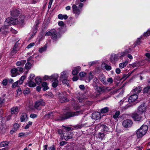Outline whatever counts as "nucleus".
I'll list each match as a JSON object with an SVG mask.
<instances>
[{"mask_svg":"<svg viewBox=\"0 0 150 150\" xmlns=\"http://www.w3.org/2000/svg\"><path fill=\"white\" fill-rule=\"evenodd\" d=\"M63 83L67 85V86H70V81L67 80L66 79H64L62 81Z\"/></svg>","mask_w":150,"mask_h":150,"instance_id":"36","label":"nucleus"},{"mask_svg":"<svg viewBox=\"0 0 150 150\" xmlns=\"http://www.w3.org/2000/svg\"><path fill=\"white\" fill-rule=\"evenodd\" d=\"M131 51V50H126L125 52H123L117 54H112L110 56V62L113 64H115L116 61H117L120 59H121L123 57L125 56L127 53L130 52Z\"/></svg>","mask_w":150,"mask_h":150,"instance_id":"2","label":"nucleus"},{"mask_svg":"<svg viewBox=\"0 0 150 150\" xmlns=\"http://www.w3.org/2000/svg\"><path fill=\"white\" fill-rule=\"evenodd\" d=\"M130 75V74H124L123 75L122 79L125 80Z\"/></svg>","mask_w":150,"mask_h":150,"instance_id":"60","label":"nucleus"},{"mask_svg":"<svg viewBox=\"0 0 150 150\" xmlns=\"http://www.w3.org/2000/svg\"><path fill=\"white\" fill-rule=\"evenodd\" d=\"M120 112L119 111H117L115 113V115H114L113 116V118L115 119L117 118L118 117V116L120 115Z\"/></svg>","mask_w":150,"mask_h":150,"instance_id":"45","label":"nucleus"},{"mask_svg":"<svg viewBox=\"0 0 150 150\" xmlns=\"http://www.w3.org/2000/svg\"><path fill=\"white\" fill-rule=\"evenodd\" d=\"M25 16L24 15L21 16L18 19H14L12 17L7 18L5 22V26L11 25H15L18 23L22 24L24 21Z\"/></svg>","mask_w":150,"mask_h":150,"instance_id":"1","label":"nucleus"},{"mask_svg":"<svg viewBox=\"0 0 150 150\" xmlns=\"http://www.w3.org/2000/svg\"><path fill=\"white\" fill-rule=\"evenodd\" d=\"M8 83V80L6 79H4L2 81V84L4 86H6Z\"/></svg>","mask_w":150,"mask_h":150,"instance_id":"57","label":"nucleus"},{"mask_svg":"<svg viewBox=\"0 0 150 150\" xmlns=\"http://www.w3.org/2000/svg\"><path fill=\"white\" fill-rule=\"evenodd\" d=\"M63 136L64 139L66 140H67L72 137L73 134L72 133L67 132L63 134Z\"/></svg>","mask_w":150,"mask_h":150,"instance_id":"11","label":"nucleus"},{"mask_svg":"<svg viewBox=\"0 0 150 150\" xmlns=\"http://www.w3.org/2000/svg\"><path fill=\"white\" fill-rule=\"evenodd\" d=\"M92 118L95 120H97L101 118V114L99 112H96L92 114Z\"/></svg>","mask_w":150,"mask_h":150,"instance_id":"14","label":"nucleus"},{"mask_svg":"<svg viewBox=\"0 0 150 150\" xmlns=\"http://www.w3.org/2000/svg\"><path fill=\"white\" fill-rule=\"evenodd\" d=\"M67 77V72L63 71L61 74L60 78L61 79H66Z\"/></svg>","mask_w":150,"mask_h":150,"instance_id":"32","label":"nucleus"},{"mask_svg":"<svg viewBox=\"0 0 150 150\" xmlns=\"http://www.w3.org/2000/svg\"><path fill=\"white\" fill-rule=\"evenodd\" d=\"M109 111V108L107 107H105L102 109L100 110V112L101 113H105Z\"/></svg>","mask_w":150,"mask_h":150,"instance_id":"35","label":"nucleus"},{"mask_svg":"<svg viewBox=\"0 0 150 150\" xmlns=\"http://www.w3.org/2000/svg\"><path fill=\"white\" fill-rule=\"evenodd\" d=\"M8 143L7 142L4 141L1 142L0 144V146L1 147H6L8 146Z\"/></svg>","mask_w":150,"mask_h":150,"instance_id":"39","label":"nucleus"},{"mask_svg":"<svg viewBox=\"0 0 150 150\" xmlns=\"http://www.w3.org/2000/svg\"><path fill=\"white\" fill-rule=\"evenodd\" d=\"M52 79V76H45L43 77V80L45 81L48 80L49 79L51 80Z\"/></svg>","mask_w":150,"mask_h":150,"instance_id":"52","label":"nucleus"},{"mask_svg":"<svg viewBox=\"0 0 150 150\" xmlns=\"http://www.w3.org/2000/svg\"><path fill=\"white\" fill-rule=\"evenodd\" d=\"M53 116V112H49L47 114H45V117L47 119H52V118Z\"/></svg>","mask_w":150,"mask_h":150,"instance_id":"24","label":"nucleus"},{"mask_svg":"<svg viewBox=\"0 0 150 150\" xmlns=\"http://www.w3.org/2000/svg\"><path fill=\"white\" fill-rule=\"evenodd\" d=\"M26 62V60H25L19 61L16 62V65L18 66H23Z\"/></svg>","mask_w":150,"mask_h":150,"instance_id":"26","label":"nucleus"},{"mask_svg":"<svg viewBox=\"0 0 150 150\" xmlns=\"http://www.w3.org/2000/svg\"><path fill=\"white\" fill-rule=\"evenodd\" d=\"M48 84L47 82H44L42 83V86L43 87V90L44 91H46L48 88L47 86Z\"/></svg>","mask_w":150,"mask_h":150,"instance_id":"33","label":"nucleus"},{"mask_svg":"<svg viewBox=\"0 0 150 150\" xmlns=\"http://www.w3.org/2000/svg\"><path fill=\"white\" fill-rule=\"evenodd\" d=\"M93 84H94L96 85L97 83H98L99 82L98 80V79L96 77H93Z\"/></svg>","mask_w":150,"mask_h":150,"instance_id":"49","label":"nucleus"},{"mask_svg":"<svg viewBox=\"0 0 150 150\" xmlns=\"http://www.w3.org/2000/svg\"><path fill=\"white\" fill-rule=\"evenodd\" d=\"M71 8L73 12L75 14L76 16H78L81 11V8H79L75 4L73 5Z\"/></svg>","mask_w":150,"mask_h":150,"instance_id":"8","label":"nucleus"},{"mask_svg":"<svg viewBox=\"0 0 150 150\" xmlns=\"http://www.w3.org/2000/svg\"><path fill=\"white\" fill-rule=\"evenodd\" d=\"M105 135V134L104 133L100 132L98 133V137L101 139H103L104 138Z\"/></svg>","mask_w":150,"mask_h":150,"instance_id":"42","label":"nucleus"},{"mask_svg":"<svg viewBox=\"0 0 150 150\" xmlns=\"http://www.w3.org/2000/svg\"><path fill=\"white\" fill-rule=\"evenodd\" d=\"M126 103V101H124V100H121L119 102V104L120 105H121L122 104H123V103L125 105V108L126 109L128 107H130V105H127Z\"/></svg>","mask_w":150,"mask_h":150,"instance_id":"38","label":"nucleus"},{"mask_svg":"<svg viewBox=\"0 0 150 150\" xmlns=\"http://www.w3.org/2000/svg\"><path fill=\"white\" fill-rule=\"evenodd\" d=\"M142 91V88L141 87L138 86L134 89L132 92H134L136 93H139Z\"/></svg>","mask_w":150,"mask_h":150,"instance_id":"30","label":"nucleus"},{"mask_svg":"<svg viewBox=\"0 0 150 150\" xmlns=\"http://www.w3.org/2000/svg\"><path fill=\"white\" fill-rule=\"evenodd\" d=\"M132 124V122L131 120L127 119L124 120L122 122V125L125 128L131 127Z\"/></svg>","mask_w":150,"mask_h":150,"instance_id":"9","label":"nucleus"},{"mask_svg":"<svg viewBox=\"0 0 150 150\" xmlns=\"http://www.w3.org/2000/svg\"><path fill=\"white\" fill-rule=\"evenodd\" d=\"M58 24L60 26L63 27L64 25V23L62 21H60L58 22Z\"/></svg>","mask_w":150,"mask_h":150,"instance_id":"61","label":"nucleus"},{"mask_svg":"<svg viewBox=\"0 0 150 150\" xmlns=\"http://www.w3.org/2000/svg\"><path fill=\"white\" fill-rule=\"evenodd\" d=\"M19 112V109L17 107H14L11 109V112L12 114H16Z\"/></svg>","mask_w":150,"mask_h":150,"instance_id":"21","label":"nucleus"},{"mask_svg":"<svg viewBox=\"0 0 150 150\" xmlns=\"http://www.w3.org/2000/svg\"><path fill=\"white\" fill-rule=\"evenodd\" d=\"M58 76L57 74H54L52 75V86L54 88L56 87L58 85Z\"/></svg>","mask_w":150,"mask_h":150,"instance_id":"7","label":"nucleus"},{"mask_svg":"<svg viewBox=\"0 0 150 150\" xmlns=\"http://www.w3.org/2000/svg\"><path fill=\"white\" fill-rule=\"evenodd\" d=\"M19 127V125L18 123H15L14 125V130L16 131Z\"/></svg>","mask_w":150,"mask_h":150,"instance_id":"55","label":"nucleus"},{"mask_svg":"<svg viewBox=\"0 0 150 150\" xmlns=\"http://www.w3.org/2000/svg\"><path fill=\"white\" fill-rule=\"evenodd\" d=\"M32 124V122L29 121L28 124H27L24 127L25 129H27L30 127V126Z\"/></svg>","mask_w":150,"mask_h":150,"instance_id":"50","label":"nucleus"},{"mask_svg":"<svg viewBox=\"0 0 150 150\" xmlns=\"http://www.w3.org/2000/svg\"><path fill=\"white\" fill-rule=\"evenodd\" d=\"M20 13L18 9H14L11 12V15L13 17H16Z\"/></svg>","mask_w":150,"mask_h":150,"instance_id":"17","label":"nucleus"},{"mask_svg":"<svg viewBox=\"0 0 150 150\" xmlns=\"http://www.w3.org/2000/svg\"><path fill=\"white\" fill-rule=\"evenodd\" d=\"M112 89L111 88L107 87L103 88V90H104V92L106 91H109Z\"/></svg>","mask_w":150,"mask_h":150,"instance_id":"56","label":"nucleus"},{"mask_svg":"<svg viewBox=\"0 0 150 150\" xmlns=\"http://www.w3.org/2000/svg\"><path fill=\"white\" fill-rule=\"evenodd\" d=\"M47 48V46L45 45L43 47H42L39 49V51L40 53H42L43 52L45 51Z\"/></svg>","mask_w":150,"mask_h":150,"instance_id":"40","label":"nucleus"},{"mask_svg":"<svg viewBox=\"0 0 150 150\" xmlns=\"http://www.w3.org/2000/svg\"><path fill=\"white\" fill-rule=\"evenodd\" d=\"M128 63L127 61H125L124 62L120 63L119 65V67L120 68L122 69L127 65Z\"/></svg>","mask_w":150,"mask_h":150,"instance_id":"31","label":"nucleus"},{"mask_svg":"<svg viewBox=\"0 0 150 150\" xmlns=\"http://www.w3.org/2000/svg\"><path fill=\"white\" fill-rule=\"evenodd\" d=\"M148 127L147 125H142L136 132L137 138H141L145 135L147 132Z\"/></svg>","mask_w":150,"mask_h":150,"instance_id":"3","label":"nucleus"},{"mask_svg":"<svg viewBox=\"0 0 150 150\" xmlns=\"http://www.w3.org/2000/svg\"><path fill=\"white\" fill-rule=\"evenodd\" d=\"M100 128L104 132H107L109 129L108 127L105 125H102Z\"/></svg>","mask_w":150,"mask_h":150,"instance_id":"34","label":"nucleus"},{"mask_svg":"<svg viewBox=\"0 0 150 150\" xmlns=\"http://www.w3.org/2000/svg\"><path fill=\"white\" fill-rule=\"evenodd\" d=\"M138 98V96L136 94L132 95L129 97L128 98V102L132 103L135 101Z\"/></svg>","mask_w":150,"mask_h":150,"instance_id":"13","label":"nucleus"},{"mask_svg":"<svg viewBox=\"0 0 150 150\" xmlns=\"http://www.w3.org/2000/svg\"><path fill=\"white\" fill-rule=\"evenodd\" d=\"M139 111L141 112H143L146 111V106L144 104H142L139 106L138 108Z\"/></svg>","mask_w":150,"mask_h":150,"instance_id":"15","label":"nucleus"},{"mask_svg":"<svg viewBox=\"0 0 150 150\" xmlns=\"http://www.w3.org/2000/svg\"><path fill=\"white\" fill-rule=\"evenodd\" d=\"M27 116L26 113L23 114L21 116V122H23V121L26 120L27 119Z\"/></svg>","mask_w":150,"mask_h":150,"instance_id":"29","label":"nucleus"},{"mask_svg":"<svg viewBox=\"0 0 150 150\" xmlns=\"http://www.w3.org/2000/svg\"><path fill=\"white\" fill-rule=\"evenodd\" d=\"M45 35L47 36L51 35L52 38L54 40L56 39L58 37L57 32L55 30H51L47 32L45 34Z\"/></svg>","mask_w":150,"mask_h":150,"instance_id":"5","label":"nucleus"},{"mask_svg":"<svg viewBox=\"0 0 150 150\" xmlns=\"http://www.w3.org/2000/svg\"><path fill=\"white\" fill-rule=\"evenodd\" d=\"M150 35V29H148L147 31L144 33L143 36L144 37H147Z\"/></svg>","mask_w":150,"mask_h":150,"instance_id":"48","label":"nucleus"},{"mask_svg":"<svg viewBox=\"0 0 150 150\" xmlns=\"http://www.w3.org/2000/svg\"><path fill=\"white\" fill-rule=\"evenodd\" d=\"M107 81L110 83H112L113 82V80L112 78H109L107 80Z\"/></svg>","mask_w":150,"mask_h":150,"instance_id":"62","label":"nucleus"},{"mask_svg":"<svg viewBox=\"0 0 150 150\" xmlns=\"http://www.w3.org/2000/svg\"><path fill=\"white\" fill-rule=\"evenodd\" d=\"M10 25H7L5 26V23L4 25L2 26L1 28L0 27V33H1L2 34H6V33L5 29L8 28V26Z\"/></svg>","mask_w":150,"mask_h":150,"instance_id":"23","label":"nucleus"},{"mask_svg":"<svg viewBox=\"0 0 150 150\" xmlns=\"http://www.w3.org/2000/svg\"><path fill=\"white\" fill-rule=\"evenodd\" d=\"M79 75L81 80H84V79L86 77V73L84 72H81L79 73Z\"/></svg>","mask_w":150,"mask_h":150,"instance_id":"27","label":"nucleus"},{"mask_svg":"<svg viewBox=\"0 0 150 150\" xmlns=\"http://www.w3.org/2000/svg\"><path fill=\"white\" fill-rule=\"evenodd\" d=\"M80 67L79 66H78L74 67V69L72 71V74L74 75H77L78 74L79 72L80 71Z\"/></svg>","mask_w":150,"mask_h":150,"instance_id":"18","label":"nucleus"},{"mask_svg":"<svg viewBox=\"0 0 150 150\" xmlns=\"http://www.w3.org/2000/svg\"><path fill=\"white\" fill-rule=\"evenodd\" d=\"M93 86L94 87H96L95 89L98 92L100 93L104 92L103 88L100 86H97L96 85H95L94 84H93Z\"/></svg>","mask_w":150,"mask_h":150,"instance_id":"20","label":"nucleus"},{"mask_svg":"<svg viewBox=\"0 0 150 150\" xmlns=\"http://www.w3.org/2000/svg\"><path fill=\"white\" fill-rule=\"evenodd\" d=\"M45 105V103L44 101L43 100L40 99L35 102L34 107L36 109L38 110H40L41 108L40 107V106H44Z\"/></svg>","mask_w":150,"mask_h":150,"instance_id":"6","label":"nucleus"},{"mask_svg":"<svg viewBox=\"0 0 150 150\" xmlns=\"http://www.w3.org/2000/svg\"><path fill=\"white\" fill-rule=\"evenodd\" d=\"M142 36H141L139 38H138L137 40H136V42L137 45L139 44L140 42V40L142 39Z\"/></svg>","mask_w":150,"mask_h":150,"instance_id":"59","label":"nucleus"},{"mask_svg":"<svg viewBox=\"0 0 150 150\" xmlns=\"http://www.w3.org/2000/svg\"><path fill=\"white\" fill-rule=\"evenodd\" d=\"M27 85L28 86L30 87H34L36 86V84L31 79H30V81L28 82Z\"/></svg>","mask_w":150,"mask_h":150,"instance_id":"25","label":"nucleus"},{"mask_svg":"<svg viewBox=\"0 0 150 150\" xmlns=\"http://www.w3.org/2000/svg\"><path fill=\"white\" fill-rule=\"evenodd\" d=\"M16 69H17V71L23 73V68L22 67H18Z\"/></svg>","mask_w":150,"mask_h":150,"instance_id":"58","label":"nucleus"},{"mask_svg":"<svg viewBox=\"0 0 150 150\" xmlns=\"http://www.w3.org/2000/svg\"><path fill=\"white\" fill-rule=\"evenodd\" d=\"M11 76L14 77L18 75L19 74V73L17 71V69L16 68H13L11 70Z\"/></svg>","mask_w":150,"mask_h":150,"instance_id":"16","label":"nucleus"},{"mask_svg":"<svg viewBox=\"0 0 150 150\" xmlns=\"http://www.w3.org/2000/svg\"><path fill=\"white\" fill-rule=\"evenodd\" d=\"M67 95L65 93L61 94L59 96V100L61 103L67 102L68 101L67 98Z\"/></svg>","mask_w":150,"mask_h":150,"instance_id":"12","label":"nucleus"},{"mask_svg":"<svg viewBox=\"0 0 150 150\" xmlns=\"http://www.w3.org/2000/svg\"><path fill=\"white\" fill-rule=\"evenodd\" d=\"M25 78V76H22L20 78L19 80L18 81L19 84H21L23 82V81Z\"/></svg>","mask_w":150,"mask_h":150,"instance_id":"37","label":"nucleus"},{"mask_svg":"<svg viewBox=\"0 0 150 150\" xmlns=\"http://www.w3.org/2000/svg\"><path fill=\"white\" fill-rule=\"evenodd\" d=\"M96 62L95 61H93L92 62H90L88 63V65L90 66H91L93 65L96 64Z\"/></svg>","mask_w":150,"mask_h":150,"instance_id":"64","label":"nucleus"},{"mask_svg":"<svg viewBox=\"0 0 150 150\" xmlns=\"http://www.w3.org/2000/svg\"><path fill=\"white\" fill-rule=\"evenodd\" d=\"M149 91H150V86H149L144 88L143 90V92L144 93H147Z\"/></svg>","mask_w":150,"mask_h":150,"instance_id":"46","label":"nucleus"},{"mask_svg":"<svg viewBox=\"0 0 150 150\" xmlns=\"http://www.w3.org/2000/svg\"><path fill=\"white\" fill-rule=\"evenodd\" d=\"M105 68L108 71L110 70L111 69V66L108 65L107 64H105L104 66Z\"/></svg>","mask_w":150,"mask_h":150,"instance_id":"51","label":"nucleus"},{"mask_svg":"<svg viewBox=\"0 0 150 150\" xmlns=\"http://www.w3.org/2000/svg\"><path fill=\"white\" fill-rule=\"evenodd\" d=\"M93 74L94 73L92 71H91L89 73L88 76H86V78L84 79V80L86 82H89L93 78Z\"/></svg>","mask_w":150,"mask_h":150,"instance_id":"10","label":"nucleus"},{"mask_svg":"<svg viewBox=\"0 0 150 150\" xmlns=\"http://www.w3.org/2000/svg\"><path fill=\"white\" fill-rule=\"evenodd\" d=\"M30 117L31 118H34L37 117V115L35 114H31L30 115Z\"/></svg>","mask_w":150,"mask_h":150,"instance_id":"63","label":"nucleus"},{"mask_svg":"<svg viewBox=\"0 0 150 150\" xmlns=\"http://www.w3.org/2000/svg\"><path fill=\"white\" fill-rule=\"evenodd\" d=\"M30 92V89L28 88H27L25 90H24L23 91V93L24 94H26L29 93Z\"/></svg>","mask_w":150,"mask_h":150,"instance_id":"53","label":"nucleus"},{"mask_svg":"<svg viewBox=\"0 0 150 150\" xmlns=\"http://www.w3.org/2000/svg\"><path fill=\"white\" fill-rule=\"evenodd\" d=\"M40 23V22L39 20H37V21L35 22V26L34 27L35 29V32H36L38 28V25Z\"/></svg>","mask_w":150,"mask_h":150,"instance_id":"43","label":"nucleus"},{"mask_svg":"<svg viewBox=\"0 0 150 150\" xmlns=\"http://www.w3.org/2000/svg\"><path fill=\"white\" fill-rule=\"evenodd\" d=\"M58 18L61 20H62L64 19L65 20L67 19L68 18V16L67 15H63L61 14H60L58 15Z\"/></svg>","mask_w":150,"mask_h":150,"instance_id":"28","label":"nucleus"},{"mask_svg":"<svg viewBox=\"0 0 150 150\" xmlns=\"http://www.w3.org/2000/svg\"><path fill=\"white\" fill-rule=\"evenodd\" d=\"M19 84L18 83V81L15 82L14 83L12 86V88H15L16 87H18L19 85Z\"/></svg>","mask_w":150,"mask_h":150,"instance_id":"47","label":"nucleus"},{"mask_svg":"<svg viewBox=\"0 0 150 150\" xmlns=\"http://www.w3.org/2000/svg\"><path fill=\"white\" fill-rule=\"evenodd\" d=\"M18 42L15 44L13 49L11 51V53H16L19 50L18 45Z\"/></svg>","mask_w":150,"mask_h":150,"instance_id":"22","label":"nucleus"},{"mask_svg":"<svg viewBox=\"0 0 150 150\" xmlns=\"http://www.w3.org/2000/svg\"><path fill=\"white\" fill-rule=\"evenodd\" d=\"M80 112V111H77L75 112H67L65 115L60 118V119L57 120H64L66 119H67L68 118H69L73 117L76 115H78L79 114V113Z\"/></svg>","mask_w":150,"mask_h":150,"instance_id":"4","label":"nucleus"},{"mask_svg":"<svg viewBox=\"0 0 150 150\" xmlns=\"http://www.w3.org/2000/svg\"><path fill=\"white\" fill-rule=\"evenodd\" d=\"M35 45V43L34 42H32L29 44L26 48L28 49H29L31 48L33 46Z\"/></svg>","mask_w":150,"mask_h":150,"instance_id":"54","label":"nucleus"},{"mask_svg":"<svg viewBox=\"0 0 150 150\" xmlns=\"http://www.w3.org/2000/svg\"><path fill=\"white\" fill-rule=\"evenodd\" d=\"M35 81L38 84H39L41 83L42 81V79L40 77H37L35 78Z\"/></svg>","mask_w":150,"mask_h":150,"instance_id":"44","label":"nucleus"},{"mask_svg":"<svg viewBox=\"0 0 150 150\" xmlns=\"http://www.w3.org/2000/svg\"><path fill=\"white\" fill-rule=\"evenodd\" d=\"M132 117L136 121H139L141 118V116L136 113H134L132 114Z\"/></svg>","mask_w":150,"mask_h":150,"instance_id":"19","label":"nucleus"},{"mask_svg":"<svg viewBox=\"0 0 150 150\" xmlns=\"http://www.w3.org/2000/svg\"><path fill=\"white\" fill-rule=\"evenodd\" d=\"M31 67V64L27 62L25 65V68L26 69H30Z\"/></svg>","mask_w":150,"mask_h":150,"instance_id":"41","label":"nucleus"}]
</instances>
